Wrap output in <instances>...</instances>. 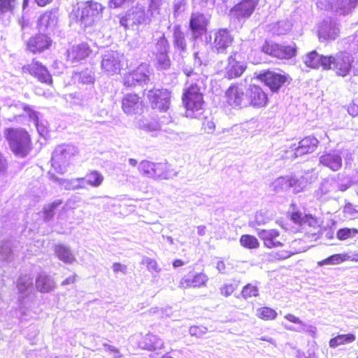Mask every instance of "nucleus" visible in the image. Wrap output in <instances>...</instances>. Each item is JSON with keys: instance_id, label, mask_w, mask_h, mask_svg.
Returning a JSON list of instances; mask_svg holds the SVG:
<instances>
[{"instance_id": "c85d7f7f", "label": "nucleus", "mask_w": 358, "mask_h": 358, "mask_svg": "<svg viewBox=\"0 0 358 358\" xmlns=\"http://www.w3.org/2000/svg\"><path fill=\"white\" fill-rule=\"evenodd\" d=\"M315 178V174L309 172L300 177L290 176L291 189H292L294 193L301 192L305 189L308 184L313 182Z\"/></svg>"}, {"instance_id": "603ef678", "label": "nucleus", "mask_w": 358, "mask_h": 358, "mask_svg": "<svg viewBox=\"0 0 358 358\" xmlns=\"http://www.w3.org/2000/svg\"><path fill=\"white\" fill-rule=\"evenodd\" d=\"M250 125V123H245L240 125H234L231 129H224V131L229 132V131H232L236 132L238 134H240L243 137H248L249 135L252 134V132L250 131L251 129Z\"/></svg>"}, {"instance_id": "3c124183", "label": "nucleus", "mask_w": 358, "mask_h": 358, "mask_svg": "<svg viewBox=\"0 0 358 358\" xmlns=\"http://www.w3.org/2000/svg\"><path fill=\"white\" fill-rule=\"evenodd\" d=\"M141 264L146 266L147 270L151 273H159L162 268L157 262L149 257H143Z\"/></svg>"}, {"instance_id": "8fccbe9b", "label": "nucleus", "mask_w": 358, "mask_h": 358, "mask_svg": "<svg viewBox=\"0 0 358 358\" xmlns=\"http://www.w3.org/2000/svg\"><path fill=\"white\" fill-rule=\"evenodd\" d=\"M240 243L243 247L248 249H255L259 245V243L256 237L248 234L241 236Z\"/></svg>"}, {"instance_id": "20e7f679", "label": "nucleus", "mask_w": 358, "mask_h": 358, "mask_svg": "<svg viewBox=\"0 0 358 358\" xmlns=\"http://www.w3.org/2000/svg\"><path fill=\"white\" fill-rule=\"evenodd\" d=\"M351 186L350 180L340 181L335 178L323 180L315 191L314 196L320 201L335 199L338 197V192H345Z\"/></svg>"}, {"instance_id": "e433bc0d", "label": "nucleus", "mask_w": 358, "mask_h": 358, "mask_svg": "<svg viewBox=\"0 0 358 358\" xmlns=\"http://www.w3.org/2000/svg\"><path fill=\"white\" fill-rule=\"evenodd\" d=\"M58 182L62 187L68 190L86 188L85 180H84L83 178H73L71 180L58 179Z\"/></svg>"}, {"instance_id": "a878e982", "label": "nucleus", "mask_w": 358, "mask_h": 358, "mask_svg": "<svg viewBox=\"0 0 358 358\" xmlns=\"http://www.w3.org/2000/svg\"><path fill=\"white\" fill-rule=\"evenodd\" d=\"M15 106H17L22 109H23L24 112V115H27L30 120L32 121L37 129V131L40 136H45L48 134V128L46 122H39L38 121V113L34 110H32L29 106L24 104V103H18Z\"/></svg>"}, {"instance_id": "ddd939ff", "label": "nucleus", "mask_w": 358, "mask_h": 358, "mask_svg": "<svg viewBox=\"0 0 358 358\" xmlns=\"http://www.w3.org/2000/svg\"><path fill=\"white\" fill-rule=\"evenodd\" d=\"M122 55L113 50H106L102 55L101 66L102 70L108 75L119 73L121 68Z\"/></svg>"}, {"instance_id": "864d4df0", "label": "nucleus", "mask_w": 358, "mask_h": 358, "mask_svg": "<svg viewBox=\"0 0 358 358\" xmlns=\"http://www.w3.org/2000/svg\"><path fill=\"white\" fill-rule=\"evenodd\" d=\"M33 283V279L30 275H24L19 278L17 284V289L20 293L27 291Z\"/></svg>"}, {"instance_id": "393cba45", "label": "nucleus", "mask_w": 358, "mask_h": 358, "mask_svg": "<svg viewBox=\"0 0 358 358\" xmlns=\"http://www.w3.org/2000/svg\"><path fill=\"white\" fill-rule=\"evenodd\" d=\"M236 55L237 53H234L228 59V64L225 68V75L229 79L241 76L246 69L245 64L237 61Z\"/></svg>"}, {"instance_id": "5701e85b", "label": "nucleus", "mask_w": 358, "mask_h": 358, "mask_svg": "<svg viewBox=\"0 0 358 358\" xmlns=\"http://www.w3.org/2000/svg\"><path fill=\"white\" fill-rule=\"evenodd\" d=\"M319 141L313 136H308L299 142L298 146L292 145L290 148L294 150L295 157L314 152L317 148Z\"/></svg>"}, {"instance_id": "de8ad7c7", "label": "nucleus", "mask_w": 358, "mask_h": 358, "mask_svg": "<svg viewBox=\"0 0 358 358\" xmlns=\"http://www.w3.org/2000/svg\"><path fill=\"white\" fill-rule=\"evenodd\" d=\"M284 317L292 323L299 324V327L294 328L293 327L287 326L284 323H282V325H283L286 329L295 331H301L306 330V324L295 315L292 314H287Z\"/></svg>"}, {"instance_id": "ea45409f", "label": "nucleus", "mask_w": 358, "mask_h": 358, "mask_svg": "<svg viewBox=\"0 0 358 358\" xmlns=\"http://www.w3.org/2000/svg\"><path fill=\"white\" fill-rule=\"evenodd\" d=\"M83 179L85 180L86 186L90 185L93 187H98L102 184L104 177L100 172L92 171L86 174Z\"/></svg>"}, {"instance_id": "a18cd8bd", "label": "nucleus", "mask_w": 358, "mask_h": 358, "mask_svg": "<svg viewBox=\"0 0 358 358\" xmlns=\"http://www.w3.org/2000/svg\"><path fill=\"white\" fill-rule=\"evenodd\" d=\"M16 0H0V20L12 13Z\"/></svg>"}, {"instance_id": "a19ab883", "label": "nucleus", "mask_w": 358, "mask_h": 358, "mask_svg": "<svg viewBox=\"0 0 358 358\" xmlns=\"http://www.w3.org/2000/svg\"><path fill=\"white\" fill-rule=\"evenodd\" d=\"M131 73L136 78L138 83H145L149 80L150 71L148 66L145 64L139 65Z\"/></svg>"}, {"instance_id": "2eb2a0df", "label": "nucleus", "mask_w": 358, "mask_h": 358, "mask_svg": "<svg viewBox=\"0 0 358 358\" xmlns=\"http://www.w3.org/2000/svg\"><path fill=\"white\" fill-rule=\"evenodd\" d=\"M52 41L50 37L45 34H36L31 36L27 43V49L34 53H41L48 50Z\"/></svg>"}, {"instance_id": "b1692460", "label": "nucleus", "mask_w": 358, "mask_h": 358, "mask_svg": "<svg viewBox=\"0 0 358 358\" xmlns=\"http://www.w3.org/2000/svg\"><path fill=\"white\" fill-rule=\"evenodd\" d=\"M320 163L333 171H337L342 166L341 153L339 150L324 153L320 157Z\"/></svg>"}, {"instance_id": "39448f33", "label": "nucleus", "mask_w": 358, "mask_h": 358, "mask_svg": "<svg viewBox=\"0 0 358 358\" xmlns=\"http://www.w3.org/2000/svg\"><path fill=\"white\" fill-rule=\"evenodd\" d=\"M138 169L143 176L154 180H169L176 176V172L170 165L164 163L143 160L138 164Z\"/></svg>"}, {"instance_id": "a211bd4d", "label": "nucleus", "mask_w": 358, "mask_h": 358, "mask_svg": "<svg viewBox=\"0 0 358 358\" xmlns=\"http://www.w3.org/2000/svg\"><path fill=\"white\" fill-rule=\"evenodd\" d=\"M208 22L209 17L206 15L199 13H192L189 27L194 39L200 37L206 31Z\"/></svg>"}, {"instance_id": "09e8293b", "label": "nucleus", "mask_w": 358, "mask_h": 358, "mask_svg": "<svg viewBox=\"0 0 358 358\" xmlns=\"http://www.w3.org/2000/svg\"><path fill=\"white\" fill-rule=\"evenodd\" d=\"M277 312L268 307H262L257 310L256 316L264 320H272L276 318Z\"/></svg>"}, {"instance_id": "aec40b11", "label": "nucleus", "mask_w": 358, "mask_h": 358, "mask_svg": "<svg viewBox=\"0 0 358 358\" xmlns=\"http://www.w3.org/2000/svg\"><path fill=\"white\" fill-rule=\"evenodd\" d=\"M122 108L126 114L134 115L142 113L143 105L137 94H127L122 99Z\"/></svg>"}, {"instance_id": "6e6d98bb", "label": "nucleus", "mask_w": 358, "mask_h": 358, "mask_svg": "<svg viewBox=\"0 0 358 358\" xmlns=\"http://www.w3.org/2000/svg\"><path fill=\"white\" fill-rule=\"evenodd\" d=\"M303 241L301 239H295L292 241L289 245L290 250H287V252L290 253V256L306 250L305 248L301 245Z\"/></svg>"}, {"instance_id": "7ed1b4c3", "label": "nucleus", "mask_w": 358, "mask_h": 358, "mask_svg": "<svg viewBox=\"0 0 358 358\" xmlns=\"http://www.w3.org/2000/svg\"><path fill=\"white\" fill-rule=\"evenodd\" d=\"M6 137L11 151L20 157L29 155L32 148L31 137L24 129H8Z\"/></svg>"}, {"instance_id": "774afa93", "label": "nucleus", "mask_w": 358, "mask_h": 358, "mask_svg": "<svg viewBox=\"0 0 358 358\" xmlns=\"http://www.w3.org/2000/svg\"><path fill=\"white\" fill-rule=\"evenodd\" d=\"M136 83H138L136 80V78L133 76L131 73L127 74L124 78V84L128 87L134 86Z\"/></svg>"}, {"instance_id": "9d476101", "label": "nucleus", "mask_w": 358, "mask_h": 358, "mask_svg": "<svg viewBox=\"0 0 358 358\" xmlns=\"http://www.w3.org/2000/svg\"><path fill=\"white\" fill-rule=\"evenodd\" d=\"M317 5L320 9H331L341 15H347L357 6L358 0H333L331 3L327 0H319Z\"/></svg>"}, {"instance_id": "58836bf2", "label": "nucleus", "mask_w": 358, "mask_h": 358, "mask_svg": "<svg viewBox=\"0 0 358 358\" xmlns=\"http://www.w3.org/2000/svg\"><path fill=\"white\" fill-rule=\"evenodd\" d=\"M355 339L356 336L352 334H340L329 341V347L335 348L342 345L352 343Z\"/></svg>"}, {"instance_id": "9b49d317", "label": "nucleus", "mask_w": 358, "mask_h": 358, "mask_svg": "<svg viewBox=\"0 0 358 358\" xmlns=\"http://www.w3.org/2000/svg\"><path fill=\"white\" fill-rule=\"evenodd\" d=\"M262 51L278 59H290L295 56L296 45H281L266 41L262 47Z\"/></svg>"}, {"instance_id": "c03bdc74", "label": "nucleus", "mask_w": 358, "mask_h": 358, "mask_svg": "<svg viewBox=\"0 0 358 358\" xmlns=\"http://www.w3.org/2000/svg\"><path fill=\"white\" fill-rule=\"evenodd\" d=\"M348 254H336L318 262V265L322 266L324 265H336L341 264L345 261H348Z\"/></svg>"}, {"instance_id": "4468645a", "label": "nucleus", "mask_w": 358, "mask_h": 358, "mask_svg": "<svg viewBox=\"0 0 358 358\" xmlns=\"http://www.w3.org/2000/svg\"><path fill=\"white\" fill-rule=\"evenodd\" d=\"M234 41L233 36L226 29H220L213 34L212 47L218 53H223Z\"/></svg>"}, {"instance_id": "dca6fc26", "label": "nucleus", "mask_w": 358, "mask_h": 358, "mask_svg": "<svg viewBox=\"0 0 358 358\" xmlns=\"http://www.w3.org/2000/svg\"><path fill=\"white\" fill-rule=\"evenodd\" d=\"M257 78L265 83L269 88L275 92L287 81V76L280 73L268 71L260 73Z\"/></svg>"}, {"instance_id": "412c9836", "label": "nucleus", "mask_w": 358, "mask_h": 358, "mask_svg": "<svg viewBox=\"0 0 358 358\" xmlns=\"http://www.w3.org/2000/svg\"><path fill=\"white\" fill-rule=\"evenodd\" d=\"M247 94L249 101V106L262 108L264 107L267 104L268 97L266 94L260 87L256 85H250L249 86L247 89Z\"/></svg>"}, {"instance_id": "4be33fe9", "label": "nucleus", "mask_w": 358, "mask_h": 358, "mask_svg": "<svg viewBox=\"0 0 358 358\" xmlns=\"http://www.w3.org/2000/svg\"><path fill=\"white\" fill-rule=\"evenodd\" d=\"M303 62L306 66L312 69L322 67L327 70L331 69V62L332 59L329 57L319 55L316 51H312L304 56Z\"/></svg>"}, {"instance_id": "13d9d810", "label": "nucleus", "mask_w": 358, "mask_h": 358, "mask_svg": "<svg viewBox=\"0 0 358 358\" xmlns=\"http://www.w3.org/2000/svg\"><path fill=\"white\" fill-rule=\"evenodd\" d=\"M357 234H358V231L356 229L344 228L338 230L337 238L340 240H345L355 236Z\"/></svg>"}, {"instance_id": "338daca9", "label": "nucleus", "mask_w": 358, "mask_h": 358, "mask_svg": "<svg viewBox=\"0 0 358 358\" xmlns=\"http://www.w3.org/2000/svg\"><path fill=\"white\" fill-rule=\"evenodd\" d=\"M112 268L113 272L115 273H121L122 274L125 275L127 273V266L121 263H114L112 266Z\"/></svg>"}, {"instance_id": "37998d69", "label": "nucleus", "mask_w": 358, "mask_h": 358, "mask_svg": "<svg viewBox=\"0 0 358 358\" xmlns=\"http://www.w3.org/2000/svg\"><path fill=\"white\" fill-rule=\"evenodd\" d=\"M273 219V214L268 210H259L255 215L254 220L251 221L250 226L263 225Z\"/></svg>"}, {"instance_id": "7c9ffc66", "label": "nucleus", "mask_w": 358, "mask_h": 358, "mask_svg": "<svg viewBox=\"0 0 358 358\" xmlns=\"http://www.w3.org/2000/svg\"><path fill=\"white\" fill-rule=\"evenodd\" d=\"M259 237L264 241V245L268 248L282 245L275 238L279 236V231L275 229H259L257 231Z\"/></svg>"}, {"instance_id": "2f4dec72", "label": "nucleus", "mask_w": 358, "mask_h": 358, "mask_svg": "<svg viewBox=\"0 0 358 358\" xmlns=\"http://www.w3.org/2000/svg\"><path fill=\"white\" fill-rule=\"evenodd\" d=\"M258 0H243L238 3L234 8L237 17H248L253 13Z\"/></svg>"}, {"instance_id": "4c0bfd02", "label": "nucleus", "mask_w": 358, "mask_h": 358, "mask_svg": "<svg viewBox=\"0 0 358 358\" xmlns=\"http://www.w3.org/2000/svg\"><path fill=\"white\" fill-rule=\"evenodd\" d=\"M173 38L175 48L181 52L185 51L187 44L185 39V34L181 31L180 26H175L173 27Z\"/></svg>"}, {"instance_id": "f257e3e1", "label": "nucleus", "mask_w": 358, "mask_h": 358, "mask_svg": "<svg viewBox=\"0 0 358 358\" xmlns=\"http://www.w3.org/2000/svg\"><path fill=\"white\" fill-rule=\"evenodd\" d=\"M184 73L189 78L187 83H191L184 90L182 98L185 108V116L190 118H198L203 110L204 101L201 90L204 86V78L187 69H184Z\"/></svg>"}, {"instance_id": "e2e57ef3", "label": "nucleus", "mask_w": 358, "mask_h": 358, "mask_svg": "<svg viewBox=\"0 0 358 358\" xmlns=\"http://www.w3.org/2000/svg\"><path fill=\"white\" fill-rule=\"evenodd\" d=\"M164 3V0H150L149 4V10L152 15L159 14L161 6Z\"/></svg>"}, {"instance_id": "f8f14e48", "label": "nucleus", "mask_w": 358, "mask_h": 358, "mask_svg": "<svg viewBox=\"0 0 358 358\" xmlns=\"http://www.w3.org/2000/svg\"><path fill=\"white\" fill-rule=\"evenodd\" d=\"M149 21V17L145 12L144 7L138 5L132 8L124 17L121 18L120 24L125 28H128L134 25L147 24Z\"/></svg>"}, {"instance_id": "6e6552de", "label": "nucleus", "mask_w": 358, "mask_h": 358, "mask_svg": "<svg viewBox=\"0 0 358 358\" xmlns=\"http://www.w3.org/2000/svg\"><path fill=\"white\" fill-rule=\"evenodd\" d=\"M151 106L160 111H166L170 106L171 92L165 89H152L145 94Z\"/></svg>"}, {"instance_id": "f3484780", "label": "nucleus", "mask_w": 358, "mask_h": 358, "mask_svg": "<svg viewBox=\"0 0 358 358\" xmlns=\"http://www.w3.org/2000/svg\"><path fill=\"white\" fill-rule=\"evenodd\" d=\"M141 340L138 341V346L140 349L148 351H155L161 350L164 347V341L158 336L152 334H147L144 336H133V340Z\"/></svg>"}, {"instance_id": "c9c22d12", "label": "nucleus", "mask_w": 358, "mask_h": 358, "mask_svg": "<svg viewBox=\"0 0 358 358\" xmlns=\"http://www.w3.org/2000/svg\"><path fill=\"white\" fill-rule=\"evenodd\" d=\"M156 120H149L145 117L136 118L135 125L137 128L142 129L146 132H152L160 130L162 129V124Z\"/></svg>"}, {"instance_id": "0e129e2a", "label": "nucleus", "mask_w": 358, "mask_h": 358, "mask_svg": "<svg viewBox=\"0 0 358 358\" xmlns=\"http://www.w3.org/2000/svg\"><path fill=\"white\" fill-rule=\"evenodd\" d=\"M271 260H282L289 258L290 253L287 250H284L276 252H272L269 254Z\"/></svg>"}, {"instance_id": "680f3d73", "label": "nucleus", "mask_w": 358, "mask_h": 358, "mask_svg": "<svg viewBox=\"0 0 358 358\" xmlns=\"http://www.w3.org/2000/svg\"><path fill=\"white\" fill-rule=\"evenodd\" d=\"M207 331V328L203 326H192L189 328V332L191 336L201 337L206 334Z\"/></svg>"}, {"instance_id": "423d86ee", "label": "nucleus", "mask_w": 358, "mask_h": 358, "mask_svg": "<svg viewBox=\"0 0 358 358\" xmlns=\"http://www.w3.org/2000/svg\"><path fill=\"white\" fill-rule=\"evenodd\" d=\"M78 152L77 147L73 145L57 146L52 153L51 159L54 170L59 173L66 172L71 158Z\"/></svg>"}, {"instance_id": "f704fd0d", "label": "nucleus", "mask_w": 358, "mask_h": 358, "mask_svg": "<svg viewBox=\"0 0 358 358\" xmlns=\"http://www.w3.org/2000/svg\"><path fill=\"white\" fill-rule=\"evenodd\" d=\"M36 287L40 292L47 293L55 288V282L52 277L40 273L36 280Z\"/></svg>"}, {"instance_id": "1a4fd4ad", "label": "nucleus", "mask_w": 358, "mask_h": 358, "mask_svg": "<svg viewBox=\"0 0 358 358\" xmlns=\"http://www.w3.org/2000/svg\"><path fill=\"white\" fill-rule=\"evenodd\" d=\"M332 59L331 69L335 71L338 76L345 77L348 76L352 66L355 57L348 52H340L335 57H329Z\"/></svg>"}, {"instance_id": "72a5a7b5", "label": "nucleus", "mask_w": 358, "mask_h": 358, "mask_svg": "<svg viewBox=\"0 0 358 358\" xmlns=\"http://www.w3.org/2000/svg\"><path fill=\"white\" fill-rule=\"evenodd\" d=\"M292 220L303 227L306 226L317 228L320 226L319 222L316 217H313L311 215L303 214L301 212H294L291 215Z\"/></svg>"}, {"instance_id": "5fc2aeb1", "label": "nucleus", "mask_w": 358, "mask_h": 358, "mask_svg": "<svg viewBox=\"0 0 358 358\" xmlns=\"http://www.w3.org/2000/svg\"><path fill=\"white\" fill-rule=\"evenodd\" d=\"M155 50L157 52V55L164 54L168 52L169 50V42L164 36H162L158 39L156 45Z\"/></svg>"}, {"instance_id": "cd10ccee", "label": "nucleus", "mask_w": 358, "mask_h": 358, "mask_svg": "<svg viewBox=\"0 0 358 358\" xmlns=\"http://www.w3.org/2000/svg\"><path fill=\"white\" fill-rule=\"evenodd\" d=\"M92 52L86 43L72 46L67 51V59L71 63H76L87 57Z\"/></svg>"}, {"instance_id": "79ce46f5", "label": "nucleus", "mask_w": 358, "mask_h": 358, "mask_svg": "<svg viewBox=\"0 0 358 358\" xmlns=\"http://www.w3.org/2000/svg\"><path fill=\"white\" fill-rule=\"evenodd\" d=\"M271 187L276 192L287 191L291 189L290 176L280 177L271 184Z\"/></svg>"}, {"instance_id": "bb28decb", "label": "nucleus", "mask_w": 358, "mask_h": 358, "mask_svg": "<svg viewBox=\"0 0 358 358\" xmlns=\"http://www.w3.org/2000/svg\"><path fill=\"white\" fill-rule=\"evenodd\" d=\"M208 280L204 273H189L181 279L180 285L182 287H200L206 285Z\"/></svg>"}, {"instance_id": "473e14b6", "label": "nucleus", "mask_w": 358, "mask_h": 358, "mask_svg": "<svg viewBox=\"0 0 358 358\" xmlns=\"http://www.w3.org/2000/svg\"><path fill=\"white\" fill-rule=\"evenodd\" d=\"M56 257L65 264H72L76 262V258L71 248L63 244H56L54 246Z\"/></svg>"}, {"instance_id": "c756f323", "label": "nucleus", "mask_w": 358, "mask_h": 358, "mask_svg": "<svg viewBox=\"0 0 358 358\" xmlns=\"http://www.w3.org/2000/svg\"><path fill=\"white\" fill-rule=\"evenodd\" d=\"M340 29L335 21H324L319 29V36L325 40H334L339 34Z\"/></svg>"}, {"instance_id": "f03ea898", "label": "nucleus", "mask_w": 358, "mask_h": 358, "mask_svg": "<svg viewBox=\"0 0 358 358\" xmlns=\"http://www.w3.org/2000/svg\"><path fill=\"white\" fill-rule=\"evenodd\" d=\"M103 6L97 2H80L73 6L69 17L71 22L86 28L99 21Z\"/></svg>"}, {"instance_id": "052dcab7", "label": "nucleus", "mask_w": 358, "mask_h": 358, "mask_svg": "<svg viewBox=\"0 0 358 358\" xmlns=\"http://www.w3.org/2000/svg\"><path fill=\"white\" fill-rule=\"evenodd\" d=\"M237 288L236 284L226 283L220 287V293L224 296H230Z\"/></svg>"}, {"instance_id": "49530a36", "label": "nucleus", "mask_w": 358, "mask_h": 358, "mask_svg": "<svg viewBox=\"0 0 358 358\" xmlns=\"http://www.w3.org/2000/svg\"><path fill=\"white\" fill-rule=\"evenodd\" d=\"M55 24V16L50 12L43 13L38 20V25L41 29L52 27Z\"/></svg>"}, {"instance_id": "0eeeda50", "label": "nucleus", "mask_w": 358, "mask_h": 358, "mask_svg": "<svg viewBox=\"0 0 358 358\" xmlns=\"http://www.w3.org/2000/svg\"><path fill=\"white\" fill-rule=\"evenodd\" d=\"M227 103L233 108H242L249 106L247 89L243 85L231 86L226 92Z\"/></svg>"}, {"instance_id": "69168bd1", "label": "nucleus", "mask_w": 358, "mask_h": 358, "mask_svg": "<svg viewBox=\"0 0 358 358\" xmlns=\"http://www.w3.org/2000/svg\"><path fill=\"white\" fill-rule=\"evenodd\" d=\"M343 212L347 217L355 218L358 213V210L351 203H348L345 206Z\"/></svg>"}, {"instance_id": "6ab92c4d", "label": "nucleus", "mask_w": 358, "mask_h": 358, "mask_svg": "<svg viewBox=\"0 0 358 358\" xmlns=\"http://www.w3.org/2000/svg\"><path fill=\"white\" fill-rule=\"evenodd\" d=\"M24 72H28L37 78L41 83L51 84L52 82L51 75L47 69L37 61L33 60L31 64L23 67Z\"/></svg>"}, {"instance_id": "bf43d9fd", "label": "nucleus", "mask_w": 358, "mask_h": 358, "mask_svg": "<svg viewBox=\"0 0 358 358\" xmlns=\"http://www.w3.org/2000/svg\"><path fill=\"white\" fill-rule=\"evenodd\" d=\"M157 66L161 69H167L171 65L167 53L157 55Z\"/></svg>"}, {"instance_id": "4d7b16f0", "label": "nucleus", "mask_w": 358, "mask_h": 358, "mask_svg": "<svg viewBox=\"0 0 358 358\" xmlns=\"http://www.w3.org/2000/svg\"><path fill=\"white\" fill-rule=\"evenodd\" d=\"M259 294L258 288L252 284H248L242 290V296L244 299H248L252 296H257Z\"/></svg>"}]
</instances>
